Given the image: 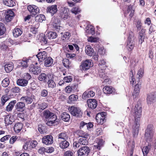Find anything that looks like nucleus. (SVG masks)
Returning <instances> with one entry per match:
<instances>
[{
    "mask_svg": "<svg viewBox=\"0 0 156 156\" xmlns=\"http://www.w3.org/2000/svg\"><path fill=\"white\" fill-rule=\"evenodd\" d=\"M144 74V70L143 69H140L137 73L136 77L137 78V84L135 86L133 91L140 92V89L141 87V82L140 81V79L142 77Z\"/></svg>",
    "mask_w": 156,
    "mask_h": 156,
    "instance_id": "f257e3e1",
    "label": "nucleus"
},
{
    "mask_svg": "<svg viewBox=\"0 0 156 156\" xmlns=\"http://www.w3.org/2000/svg\"><path fill=\"white\" fill-rule=\"evenodd\" d=\"M70 113L73 116L77 117H82L83 112L79 108L72 106L69 109Z\"/></svg>",
    "mask_w": 156,
    "mask_h": 156,
    "instance_id": "f03ea898",
    "label": "nucleus"
},
{
    "mask_svg": "<svg viewBox=\"0 0 156 156\" xmlns=\"http://www.w3.org/2000/svg\"><path fill=\"white\" fill-rule=\"evenodd\" d=\"M153 126L151 125H148L146 130L145 138L147 141H150L153 136Z\"/></svg>",
    "mask_w": 156,
    "mask_h": 156,
    "instance_id": "7ed1b4c3",
    "label": "nucleus"
},
{
    "mask_svg": "<svg viewBox=\"0 0 156 156\" xmlns=\"http://www.w3.org/2000/svg\"><path fill=\"white\" fill-rule=\"evenodd\" d=\"M140 120V118H136L133 125V134L134 137L136 136L138 133Z\"/></svg>",
    "mask_w": 156,
    "mask_h": 156,
    "instance_id": "20e7f679",
    "label": "nucleus"
},
{
    "mask_svg": "<svg viewBox=\"0 0 156 156\" xmlns=\"http://www.w3.org/2000/svg\"><path fill=\"white\" fill-rule=\"evenodd\" d=\"M92 61L91 60H86L81 62L80 68L82 71L88 70L91 65Z\"/></svg>",
    "mask_w": 156,
    "mask_h": 156,
    "instance_id": "39448f33",
    "label": "nucleus"
},
{
    "mask_svg": "<svg viewBox=\"0 0 156 156\" xmlns=\"http://www.w3.org/2000/svg\"><path fill=\"white\" fill-rule=\"evenodd\" d=\"M57 37V34L56 33L53 31H49L46 34V36L45 35L42 37V40L44 42L45 44H47L48 42H49L48 41V39L46 38L47 37L48 39H54L55 38Z\"/></svg>",
    "mask_w": 156,
    "mask_h": 156,
    "instance_id": "423d86ee",
    "label": "nucleus"
},
{
    "mask_svg": "<svg viewBox=\"0 0 156 156\" xmlns=\"http://www.w3.org/2000/svg\"><path fill=\"white\" fill-rule=\"evenodd\" d=\"M68 8L66 7H61L59 9L60 16L64 20L67 19L69 17Z\"/></svg>",
    "mask_w": 156,
    "mask_h": 156,
    "instance_id": "0eeeda50",
    "label": "nucleus"
},
{
    "mask_svg": "<svg viewBox=\"0 0 156 156\" xmlns=\"http://www.w3.org/2000/svg\"><path fill=\"white\" fill-rule=\"evenodd\" d=\"M90 148L85 146L80 148L78 151V156H87L90 152Z\"/></svg>",
    "mask_w": 156,
    "mask_h": 156,
    "instance_id": "6e6552de",
    "label": "nucleus"
},
{
    "mask_svg": "<svg viewBox=\"0 0 156 156\" xmlns=\"http://www.w3.org/2000/svg\"><path fill=\"white\" fill-rule=\"evenodd\" d=\"M106 113L104 112L98 113L96 116V120L98 124H102L105 121Z\"/></svg>",
    "mask_w": 156,
    "mask_h": 156,
    "instance_id": "1a4fd4ad",
    "label": "nucleus"
},
{
    "mask_svg": "<svg viewBox=\"0 0 156 156\" xmlns=\"http://www.w3.org/2000/svg\"><path fill=\"white\" fill-rule=\"evenodd\" d=\"M156 100V92L149 93L147 95V103L148 104H151Z\"/></svg>",
    "mask_w": 156,
    "mask_h": 156,
    "instance_id": "9d476101",
    "label": "nucleus"
},
{
    "mask_svg": "<svg viewBox=\"0 0 156 156\" xmlns=\"http://www.w3.org/2000/svg\"><path fill=\"white\" fill-rule=\"evenodd\" d=\"M28 11L32 15L35 16L39 12L40 9L36 6L34 5H29L27 7Z\"/></svg>",
    "mask_w": 156,
    "mask_h": 156,
    "instance_id": "9b49d317",
    "label": "nucleus"
},
{
    "mask_svg": "<svg viewBox=\"0 0 156 156\" xmlns=\"http://www.w3.org/2000/svg\"><path fill=\"white\" fill-rule=\"evenodd\" d=\"M142 112L141 106L138 104L136 105L134 108V115L136 118H140Z\"/></svg>",
    "mask_w": 156,
    "mask_h": 156,
    "instance_id": "f8f14e48",
    "label": "nucleus"
},
{
    "mask_svg": "<svg viewBox=\"0 0 156 156\" xmlns=\"http://www.w3.org/2000/svg\"><path fill=\"white\" fill-rule=\"evenodd\" d=\"M42 142L47 145L52 144L53 142V137L52 136L48 135L44 136L42 139Z\"/></svg>",
    "mask_w": 156,
    "mask_h": 156,
    "instance_id": "ddd939ff",
    "label": "nucleus"
},
{
    "mask_svg": "<svg viewBox=\"0 0 156 156\" xmlns=\"http://www.w3.org/2000/svg\"><path fill=\"white\" fill-rule=\"evenodd\" d=\"M51 21L53 22L52 25L54 29L59 31L62 29V27L59 26L60 20L54 18L52 19Z\"/></svg>",
    "mask_w": 156,
    "mask_h": 156,
    "instance_id": "4468645a",
    "label": "nucleus"
},
{
    "mask_svg": "<svg viewBox=\"0 0 156 156\" xmlns=\"http://www.w3.org/2000/svg\"><path fill=\"white\" fill-rule=\"evenodd\" d=\"M87 103L88 107L92 109L95 108L97 105V101L95 99H89L87 101Z\"/></svg>",
    "mask_w": 156,
    "mask_h": 156,
    "instance_id": "2eb2a0df",
    "label": "nucleus"
},
{
    "mask_svg": "<svg viewBox=\"0 0 156 156\" xmlns=\"http://www.w3.org/2000/svg\"><path fill=\"white\" fill-rule=\"evenodd\" d=\"M30 60L27 58H23L21 61H19L18 62L19 66L23 68H26L29 65Z\"/></svg>",
    "mask_w": 156,
    "mask_h": 156,
    "instance_id": "dca6fc26",
    "label": "nucleus"
},
{
    "mask_svg": "<svg viewBox=\"0 0 156 156\" xmlns=\"http://www.w3.org/2000/svg\"><path fill=\"white\" fill-rule=\"evenodd\" d=\"M4 119L5 123L7 125L12 124L14 121L13 116L10 115H6Z\"/></svg>",
    "mask_w": 156,
    "mask_h": 156,
    "instance_id": "f3484780",
    "label": "nucleus"
},
{
    "mask_svg": "<svg viewBox=\"0 0 156 156\" xmlns=\"http://www.w3.org/2000/svg\"><path fill=\"white\" fill-rule=\"evenodd\" d=\"M36 56L39 61L42 62L47 58V54L45 51H43L40 52L36 55Z\"/></svg>",
    "mask_w": 156,
    "mask_h": 156,
    "instance_id": "a211bd4d",
    "label": "nucleus"
},
{
    "mask_svg": "<svg viewBox=\"0 0 156 156\" xmlns=\"http://www.w3.org/2000/svg\"><path fill=\"white\" fill-rule=\"evenodd\" d=\"M145 30L142 29L139 33L138 39L139 42L141 44L144 41L145 37Z\"/></svg>",
    "mask_w": 156,
    "mask_h": 156,
    "instance_id": "6ab92c4d",
    "label": "nucleus"
},
{
    "mask_svg": "<svg viewBox=\"0 0 156 156\" xmlns=\"http://www.w3.org/2000/svg\"><path fill=\"white\" fill-rule=\"evenodd\" d=\"M57 11V9L56 5L49 6L47 8V12L51 13L52 15L56 13Z\"/></svg>",
    "mask_w": 156,
    "mask_h": 156,
    "instance_id": "aec40b11",
    "label": "nucleus"
},
{
    "mask_svg": "<svg viewBox=\"0 0 156 156\" xmlns=\"http://www.w3.org/2000/svg\"><path fill=\"white\" fill-rule=\"evenodd\" d=\"M25 104L23 102H17L16 104V107L17 111L22 112L25 108Z\"/></svg>",
    "mask_w": 156,
    "mask_h": 156,
    "instance_id": "412c9836",
    "label": "nucleus"
},
{
    "mask_svg": "<svg viewBox=\"0 0 156 156\" xmlns=\"http://www.w3.org/2000/svg\"><path fill=\"white\" fill-rule=\"evenodd\" d=\"M95 95V93L93 91H87L83 94L82 97L84 99L90 98L94 97Z\"/></svg>",
    "mask_w": 156,
    "mask_h": 156,
    "instance_id": "4be33fe9",
    "label": "nucleus"
},
{
    "mask_svg": "<svg viewBox=\"0 0 156 156\" xmlns=\"http://www.w3.org/2000/svg\"><path fill=\"white\" fill-rule=\"evenodd\" d=\"M29 71L33 74L37 75L40 73L41 70L40 68L37 66H33L30 68Z\"/></svg>",
    "mask_w": 156,
    "mask_h": 156,
    "instance_id": "5701e85b",
    "label": "nucleus"
},
{
    "mask_svg": "<svg viewBox=\"0 0 156 156\" xmlns=\"http://www.w3.org/2000/svg\"><path fill=\"white\" fill-rule=\"evenodd\" d=\"M23 127V124L21 122H18L15 124L14 126V129L16 133H19L22 130Z\"/></svg>",
    "mask_w": 156,
    "mask_h": 156,
    "instance_id": "b1692460",
    "label": "nucleus"
},
{
    "mask_svg": "<svg viewBox=\"0 0 156 156\" xmlns=\"http://www.w3.org/2000/svg\"><path fill=\"white\" fill-rule=\"evenodd\" d=\"M58 139L61 141L66 140L68 138V136L66 132L60 133L58 134Z\"/></svg>",
    "mask_w": 156,
    "mask_h": 156,
    "instance_id": "393cba45",
    "label": "nucleus"
},
{
    "mask_svg": "<svg viewBox=\"0 0 156 156\" xmlns=\"http://www.w3.org/2000/svg\"><path fill=\"white\" fill-rule=\"evenodd\" d=\"M85 52L88 55L91 56L94 54V51L90 45H87L86 46Z\"/></svg>",
    "mask_w": 156,
    "mask_h": 156,
    "instance_id": "a878e982",
    "label": "nucleus"
},
{
    "mask_svg": "<svg viewBox=\"0 0 156 156\" xmlns=\"http://www.w3.org/2000/svg\"><path fill=\"white\" fill-rule=\"evenodd\" d=\"M17 84L20 86H26L28 83V81L23 79H19L17 80Z\"/></svg>",
    "mask_w": 156,
    "mask_h": 156,
    "instance_id": "bb28decb",
    "label": "nucleus"
},
{
    "mask_svg": "<svg viewBox=\"0 0 156 156\" xmlns=\"http://www.w3.org/2000/svg\"><path fill=\"white\" fill-rule=\"evenodd\" d=\"M16 101L14 100L11 101L6 107V110L8 112L12 111L14 105L16 103Z\"/></svg>",
    "mask_w": 156,
    "mask_h": 156,
    "instance_id": "cd10ccee",
    "label": "nucleus"
},
{
    "mask_svg": "<svg viewBox=\"0 0 156 156\" xmlns=\"http://www.w3.org/2000/svg\"><path fill=\"white\" fill-rule=\"evenodd\" d=\"M20 101L23 102H25L28 104L31 103L33 101L31 98L27 96L22 97L20 98Z\"/></svg>",
    "mask_w": 156,
    "mask_h": 156,
    "instance_id": "c85d7f7f",
    "label": "nucleus"
},
{
    "mask_svg": "<svg viewBox=\"0 0 156 156\" xmlns=\"http://www.w3.org/2000/svg\"><path fill=\"white\" fill-rule=\"evenodd\" d=\"M3 1L4 5L9 7H13L16 5L12 0H3Z\"/></svg>",
    "mask_w": 156,
    "mask_h": 156,
    "instance_id": "c756f323",
    "label": "nucleus"
},
{
    "mask_svg": "<svg viewBox=\"0 0 156 156\" xmlns=\"http://www.w3.org/2000/svg\"><path fill=\"white\" fill-rule=\"evenodd\" d=\"M103 92L105 94H112L113 90L112 87L106 86L103 89Z\"/></svg>",
    "mask_w": 156,
    "mask_h": 156,
    "instance_id": "7c9ffc66",
    "label": "nucleus"
},
{
    "mask_svg": "<svg viewBox=\"0 0 156 156\" xmlns=\"http://www.w3.org/2000/svg\"><path fill=\"white\" fill-rule=\"evenodd\" d=\"M4 68L7 73H9L13 68V64L12 63L6 64Z\"/></svg>",
    "mask_w": 156,
    "mask_h": 156,
    "instance_id": "2f4dec72",
    "label": "nucleus"
},
{
    "mask_svg": "<svg viewBox=\"0 0 156 156\" xmlns=\"http://www.w3.org/2000/svg\"><path fill=\"white\" fill-rule=\"evenodd\" d=\"M22 33V30L18 28L14 29L13 31V35L15 37H17L21 35Z\"/></svg>",
    "mask_w": 156,
    "mask_h": 156,
    "instance_id": "473e14b6",
    "label": "nucleus"
},
{
    "mask_svg": "<svg viewBox=\"0 0 156 156\" xmlns=\"http://www.w3.org/2000/svg\"><path fill=\"white\" fill-rule=\"evenodd\" d=\"M151 148V145L148 144L147 146H145L142 149L144 156H147Z\"/></svg>",
    "mask_w": 156,
    "mask_h": 156,
    "instance_id": "72a5a7b5",
    "label": "nucleus"
},
{
    "mask_svg": "<svg viewBox=\"0 0 156 156\" xmlns=\"http://www.w3.org/2000/svg\"><path fill=\"white\" fill-rule=\"evenodd\" d=\"M53 60L51 57H48L45 59L44 65L45 66L49 67L52 64Z\"/></svg>",
    "mask_w": 156,
    "mask_h": 156,
    "instance_id": "f704fd0d",
    "label": "nucleus"
},
{
    "mask_svg": "<svg viewBox=\"0 0 156 156\" xmlns=\"http://www.w3.org/2000/svg\"><path fill=\"white\" fill-rule=\"evenodd\" d=\"M53 114L49 110H45L43 112V115L44 117L48 119L50 118Z\"/></svg>",
    "mask_w": 156,
    "mask_h": 156,
    "instance_id": "c9c22d12",
    "label": "nucleus"
},
{
    "mask_svg": "<svg viewBox=\"0 0 156 156\" xmlns=\"http://www.w3.org/2000/svg\"><path fill=\"white\" fill-rule=\"evenodd\" d=\"M127 48L129 50H131L133 48V40L131 37H130L129 36L128 40V43L127 44Z\"/></svg>",
    "mask_w": 156,
    "mask_h": 156,
    "instance_id": "e433bc0d",
    "label": "nucleus"
},
{
    "mask_svg": "<svg viewBox=\"0 0 156 156\" xmlns=\"http://www.w3.org/2000/svg\"><path fill=\"white\" fill-rule=\"evenodd\" d=\"M61 118L64 121L68 122L70 119V116L66 112H64L62 114Z\"/></svg>",
    "mask_w": 156,
    "mask_h": 156,
    "instance_id": "4c0bfd02",
    "label": "nucleus"
},
{
    "mask_svg": "<svg viewBox=\"0 0 156 156\" xmlns=\"http://www.w3.org/2000/svg\"><path fill=\"white\" fill-rule=\"evenodd\" d=\"M45 17L43 14H40L37 15L35 17V20L39 22H42L43 21L45 20Z\"/></svg>",
    "mask_w": 156,
    "mask_h": 156,
    "instance_id": "58836bf2",
    "label": "nucleus"
},
{
    "mask_svg": "<svg viewBox=\"0 0 156 156\" xmlns=\"http://www.w3.org/2000/svg\"><path fill=\"white\" fill-rule=\"evenodd\" d=\"M88 137H81L79 140V143L80 144L86 145L88 144Z\"/></svg>",
    "mask_w": 156,
    "mask_h": 156,
    "instance_id": "ea45409f",
    "label": "nucleus"
},
{
    "mask_svg": "<svg viewBox=\"0 0 156 156\" xmlns=\"http://www.w3.org/2000/svg\"><path fill=\"white\" fill-rule=\"evenodd\" d=\"M60 147L62 148H66L69 145V143L66 140H64L60 144Z\"/></svg>",
    "mask_w": 156,
    "mask_h": 156,
    "instance_id": "a19ab883",
    "label": "nucleus"
},
{
    "mask_svg": "<svg viewBox=\"0 0 156 156\" xmlns=\"http://www.w3.org/2000/svg\"><path fill=\"white\" fill-rule=\"evenodd\" d=\"M9 99V97L6 95H3L1 98V103L0 106L4 105L5 103Z\"/></svg>",
    "mask_w": 156,
    "mask_h": 156,
    "instance_id": "79ce46f5",
    "label": "nucleus"
},
{
    "mask_svg": "<svg viewBox=\"0 0 156 156\" xmlns=\"http://www.w3.org/2000/svg\"><path fill=\"white\" fill-rule=\"evenodd\" d=\"M88 29H87L86 32L89 34L94 35L95 33L94 29V27L91 25L88 26Z\"/></svg>",
    "mask_w": 156,
    "mask_h": 156,
    "instance_id": "37998d69",
    "label": "nucleus"
},
{
    "mask_svg": "<svg viewBox=\"0 0 156 156\" xmlns=\"http://www.w3.org/2000/svg\"><path fill=\"white\" fill-rule=\"evenodd\" d=\"M49 119L52 121V122L55 124H57L59 121V119H57L56 115L54 114V113Z\"/></svg>",
    "mask_w": 156,
    "mask_h": 156,
    "instance_id": "c03bdc74",
    "label": "nucleus"
},
{
    "mask_svg": "<svg viewBox=\"0 0 156 156\" xmlns=\"http://www.w3.org/2000/svg\"><path fill=\"white\" fill-rule=\"evenodd\" d=\"M38 108L42 110L45 109L48 106V105L45 102L39 103L38 104Z\"/></svg>",
    "mask_w": 156,
    "mask_h": 156,
    "instance_id": "a18cd8bd",
    "label": "nucleus"
},
{
    "mask_svg": "<svg viewBox=\"0 0 156 156\" xmlns=\"http://www.w3.org/2000/svg\"><path fill=\"white\" fill-rule=\"evenodd\" d=\"M78 135L79 137H88L89 134L82 130L79 131L78 133Z\"/></svg>",
    "mask_w": 156,
    "mask_h": 156,
    "instance_id": "49530a36",
    "label": "nucleus"
},
{
    "mask_svg": "<svg viewBox=\"0 0 156 156\" xmlns=\"http://www.w3.org/2000/svg\"><path fill=\"white\" fill-rule=\"evenodd\" d=\"M9 83V79L8 77H6L3 80L2 82V84L3 87H6L8 86Z\"/></svg>",
    "mask_w": 156,
    "mask_h": 156,
    "instance_id": "de8ad7c7",
    "label": "nucleus"
},
{
    "mask_svg": "<svg viewBox=\"0 0 156 156\" xmlns=\"http://www.w3.org/2000/svg\"><path fill=\"white\" fill-rule=\"evenodd\" d=\"M48 87L49 88H54L56 86V84L54 81L52 80H49L47 82Z\"/></svg>",
    "mask_w": 156,
    "mask_h": 156,
    "instance_id": "09e8293b",
    "label": "nucleus"
},
{
    "mask_svg": "<svg viewBox=\"0 0 156 156\" xmlns=\"http://www.w3.org/2000/svg\"><path fill=\"white\" fill-rule=\"evenodd\" d=\"M103 144V140H99L98 143L94 144V146L96 148L100 150L101 147L102 146Z\"/></svg>",
    "mask_w": 156,
    "mask_h": 156,
    "instance_id": "8fccbe9b",
    "label": "nucleus"
},
{
    "mask_svg": "<svg viewBox=\"0 0 156 156\" xmlns=\"http://www.w3.org/2000/svg\"><path fill=\"white\" fill-rule=\"evenodd\" d=\"M37 144V141L36 140L32 141L30 142H29V147L30 149H32L35 148Z\"/></svg>",
    "mask_w": 156,
    "mask_h": 156,
    "instance_id": "3c124183",
    "label": "nucleus"
},
{
    "mask_svg": "<svg viewBox=\"0 0 156 156\" xmlns=\"http://www.w3.org/2000/svg\"><path fill=\"white\" fill-rule=\"evenodd\" d=\"M6 29L4 24L0 23V35H3L5 33Z\"/></svg>",
    "mask_w": 156,
    "mask_h": 156,
    "instance_id": "603ef678",
    "label": "nucleus"
},
{
    "mask_svg": "<svg viewBox=\"0 0 156 156\" xmlns=\"http://www.w3.org/2000/svg\"><path fill=\"white\" fill-rule=\"evenodd\" d=\"M81 10L79 8L78 6H76L75 7H73L71 10V12L75 14H77V13L80 12Z\"/></svg>",
    "mask_w": 156,
    "mask_h": 156,
    "instance_id": "864d4df0",
    "label": "nucleus"
},
{
    "mask_svg": "<svg viewBox=\"0 0 156 156\" xmlns=\"http://www.w3.org/2000/svg\"><path fill=\"white\" fill-rule=\"evenodd\" d=\"M63 63L64 66L66 68H68L70 67L71 62L68 59H65L63 61Z\"/></svg>",
    "mask_w": 156,
    "mask_h": 156,
    "instance_id": "5fc2aeb1",
    "label": "nucleus"
},
{
    "mask_svg": "<svg viewBox=\"0 0 156 156\" xmlns=\"http://www.w3.org/2000/svg\"><path fill=\"white\" fill-rule=\"evenodd\" d=\"M106 63L105 61L103 60H101L100 62L99 63V67L102 69H105L106 67V66L105 65Z\"/></svg>",
    "mask_w": 156,
    "mask_h": 156,
    "instance_id": "6e6d98bb",
    "label": "nucleus"
},
{
    "mask_svg": "<svg viewBox=\"0 0 156 156\" xmlns=\"http://www.w3.org/2000/svg\"><path fill=\"white\" fill-rule=\"evenodd\" d=\"M130 76L131 77V80H130V83L133 85L135 84L136 82L135 81V79L133 76V72L132 70H131L130 73Z\"/></svg>",
    "mask_w": 156,
    "mask_h": 156,
    "instance_id": "4d7b16f0",
    "label": "nucleus"
},
{
    "mask_svg": "<svg viewBox=\"0 0 156 156\" xmlns=\"http://www.w3.org/2000/svg\"><path fill=\"white\" fill-rule=\"evenodd\" d=\"M69 99L71 101H76L78 99V96L77 95L72 94L69 97Z\"/></svg>",
    "mask_w": 156,
    "mask_h": 156,
    "instance_id": "13d9d810",
    "label": "nucleus"
},
{
    "mask_svg": "<svg viewBox=\"0 0 156 156\" xmlns=\"http://www.w3.org/2000/svg\"><path fill=\"white\" fill-rule=\"evenodd\" d=\"M46 78V75L44 73L41 74L38 76V79L40 81L44 80Z\"/></svg>",
    "mask_w": 156,
    "mask_h": 156,
    "instance_id": "bf43d9fd",
    "label": "nucleus"
},
{
    "mask_svg": "<svg viewBox=\"0 0 156 156\" xmlns=\"http://www.w3.org/2000/svg\"><path fill=\"white\" fill-rule=\"evenodd\" d=\"M88 40L89 42H96L98 41L99 38L97 37H91L88 38Z\"/></svg>",
    "mask_w": 156,
    "mask_h": 156,
    "instance_id": "052dcab7",
    "label": "nucleus"
},
{
    "mask_svg": "<svg viewBox=\"0 0 156 156\" xmlns=\"http://www.w3.org/2000/svg\"><path fill=\"white\" fill-rule=\"evenodd\" d=\"M18 137L16 136H12L9 140V143L10 144H13L17 140Z\"/></svg>",
    "mask_w": 156,
    "mask_h": 156,
    "instance_id": "680f3d73",
    "label": "nucleus"
},
{
    "mask_svg": "<svg viewBox=\"0 0 156 156\" xmlns=\"http://www.w3.org/2000/svg\"><path fill=\"white\" fill-rule=\"evenodd\" d=\"M73 79L70 76H65L63 80L65 82L69 83Z\"/></svg>",
    "mask_w": 156,
    "mask_h": 156,
    "instance_id": "e2e57ef3",
    "label": "nucleus"
},
{
    "mask_svg": "<svg viewBox=\"0 0 156 156\" xmlns=\"http://www.w3.org/2000/svg\"><path fill=\"white\" fill-rule=\"evenodd\" d=\"M11 136L9 135H7L2 137L0 140V141L2 142H3L7 140Z\"/></svg>",
    "mask_w": 156,
    "mask_h": 156,
    "instance_id": "0e129e2a",
    "label": "nucleus"
},
{
    "mask_svg": "<svg viewBox=\"0 0 156 156\" xmlns=\"http://www.w3.org/2000/svg\"><path fill=\"white\" fill-rule=\"evenodd\" d=\"M20 89L18 87H15L11 89V91L13 93H19L20 91Z\"/></svg>",
    "mask_w": 156,
    "mask_h": 156,
    "instance_id": "69168bd1",
    "label": "nucleus"
},
{
    "mask_svg": "<svg viewBox=\"0 0 156 156\" xmlns=\"http://www.w3.org/2000/svg\"><path fill=\"white\" fill-rule=\"evenodd\" d=\"M74 154L73 151H66L64 153V156H73Z\"/></svg>",
    "mask_w": 156,
    "mask_h": 156,
    "instance_id": "338daca9",
    "label": "nucleus"
},
{
    "mask_svg": "<svg viewBox=\"0 0 156 156\" xmlns=\"http://www.w3.org/2000/svg\"><path fill=\"white\" fill-rule=\"evenodd\" d=\"M70 36V34L69 32H66L62 37V39L64 40L66 38H68Z\"/></svg>",
    "mask_w": 156,
    "mask_h": 156,
    "instance_id": "774afa93",
    "label": "nucleus"
}]
</instances>
